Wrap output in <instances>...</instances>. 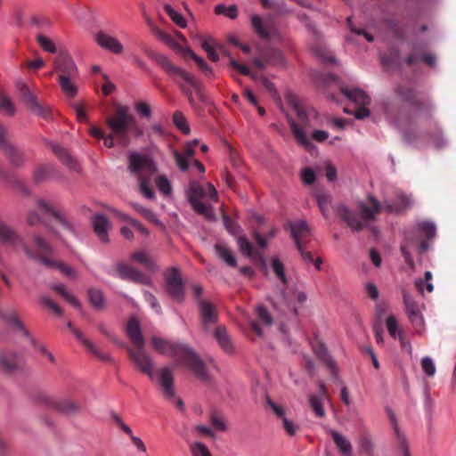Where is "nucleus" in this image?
Listing matches in <instances>:
<instances>
[{"mask_svg":"<svg viewBox=\"0 0 456 456\" xmlns=\"http://www.w3.org/2000/svg\"><path fill=\"white\" fill-rule=\"evenodd\" d=\"M309 402L315 415L319 418H323L325 416V410L322 400L315 395H311Z\"/></svg>","mask_w":456,"mask_h":456,"instance_id":"41","label":"nucleus"},{"mask_svg":"<svg viewBox=\"0 0 456 456\" xmlns=\"http://www.w3.org/2000/svg\"><path fill=\"white\" fill-rule=\"evenodd\" d=\"M45 263L47 265L55 266L56 268H58L60 270V272L62 274H64L66 276H69V277H71V278H76L77 277L76 272L72 268H70L69 266L65 265L62 263H53V262H49V261H45Z\"/></svg>","mask_w":456,"mask_h":456,"instance_id":"50","label":"nucleus"},{"mask_svg":"<svg viewBox=\"0 0 456 456\" xmlns=\"http://www.w3.org/2000/svg\"><path fill=\"white\" fill-rule=\"evenodd\" d=\"M183 351L179 360L183 361L187 367L199 378L206 379L208 376L207 367L200 356L189 346L181 348Z\"/></svg>","mask_w":456,"mask_h":456,"instance_id":"5","label":"nucleus"},{"mask_svg":"<svg viewBox=\"0 0 456 456\" xmlns=\"http://www.w3.org/2000/svg\"><path fill=\"white\" fill-rule=\"evenodd\" d=\"M281 421L287 434L291 436H296L298 430V426L291 419H289L287 417L284 418Z\"/></svg>","mask_w":456,"mask_h":456,"instance_id":"56","label":"nucleus"},{"mask_svg":"<svg viewBox=\"0 0 456 456\" xmlns=\"http://www.w3.org/2000/svg\"><path fill=\"white\" fill-rule=\"evenodd\" d=\"M77 77H59V84L61 91L68 98H74L78 91L76 83Z\"/></svg>","mask_w":456,"mask_h":456,"instance_id":"18","label":"nucleus"},{"mask_svg":"<svg viewBox=\"0 0 456 456\" xmlns=\"http://www.w3.org/2000/svg\"><path fill=\"white\" fill-rule=\"evenodd\" d=\"M257 314L263 323H265L266 325L272 324L273 319L265 308H264L263 306H259L257 308Z\"/></svg>","mask_w":456,"mask_h":456,"instance_id":"61","label":"nucleus"},{"mask_svg":"<svg viewBox=\"0 0 456 456\" xmlns=\"http://www.w3.org/2000/svg\"><path fill=\"white\" fill-rule=\"evenodd\" d=\"M409 319L418 333L421 334L424 332L425 321L421 312L409 316Z\"/></svg>","mask_w":456,"mask_h":456,"instance_id":"42","label":"nucleus"},{"mask_svg":"<svg viewBox=\"0 0 456 456\" xmlns=\"http://www.w3.org/2000/svg\"><path fill=\"white\" fill-rule=\"evenodd\" d=\"M106 124L111 132L110 134L103 135L102 138L107 148H112L115 145V138L126 144L130 134H134L136 137L142 134V131L138 127L135 118L127 105L116 104L115 111L106 118Z\"/></svg>","mask_w":456,"mask_h":456,"instance_id":"1","label":"nucleus"},{"mask_svg":"<svg viewBox=\"0 0 456 456\" xmlns=\"http://www.w3.org/2000/svg\"><path fill=\"white\" fill-rule=\"evenodd\" d=\"M89 298L92 305L96 308H101L104 304V297L99 289H92L89 290Z\"/></svg>","mask_w":456,"mask_h":456,"instance_id":"43","label":"nucleus"},{"mask_svg":"<svg viewBox=\"0 0 456 456\" xmlns=\"http://www.w3.org/2000/svg\"><path fill=\"white\" fill-rule=\"evenodd\" d=\"M129 355L134 365L143 374H146L150 379H153V367L154 363L150 355L144 351V347L136 349L130 348L128 350Z\"/></svg>","mask_w":456,"mask_h":456,"instance_id":"6","label":"nucleus"},{"mask_svg":"<svg viewBox=\"0 0 456 456\" xmlns=\"http://www.w3.org/2000/svg\"><path fill=\"white\" fill-rule=\"evenodd\" d=\"M126 331L133 345L139 348L144 347L145 340L142 333L141 323L137 318L132 317L128 320Z\"/></svg>","mask_w":456,"mask_h":456,"instance_id":"13","label":"nucleus"},{"mask_svg":"<svg viewBox=\"0 0 456 456\" xmlns=\"http://www.w3.org/2000/svg\"><path fill=\"white\" fill-rule=\"evenodd\" d=\"M93 227L99 240L103 243L110 242L109 231L110 223L108 218L102 215H97L93 220Z\"/></svg>","mask_w":456,"mask_h":456,"instance_id":"16","label":"nucleus"},{"mask_svg":"<svg viewBox=\"0 0 456 456\" xmlns=\"http://www.w3.org/2000/svg\"><path fill=\"white\" fill-rule=\"evenodd\" d=\"M335 211L338 216L347 223L351 229L355 231L362 229L363 224L352 216L350 210L346 206L338 205L335 208Z\"/></svg>","mask_w":456,"mask_h":456,"instance_id":"19","label":"nucleus"},{"mask_svg":"<svg viewBox=\"0 0 456 456\" xmlns=\"http://www.w3.org/2000/svg\"><path fill=\"white\" fill-rule=\"evenodd\" d=\"M183 59L191 58L193 51L190 47L179 45L176 42L172 46Z\"/></svg>","mask_w":456,"mask_h":456,"instance_id":"60","label":"nucleus"},{"mask_svg":"<svg viewBox=\"0 0 456 456\" xmlns=\"http://www.w3.org/2000/svg\"><path fill=\"white\" fill-rule=\"evenodd\" d=\"M191 431L196 435L200 436H210L214 437V433L210 429L209 427L205 425H195Z\"/></svg>","mask_w":456,"mask_h":456,"instance_id":"55","label":"nucleus"},{"mask_svg":"<svg viewBox=\"0 0 456 456\" xmlns=\"http://www.w3.org/2000/svg\"><path fill=\"white\" fill-rule=\"evenodd\" d=\"M239 248L242 254L247 256L253 255V248L250 242L244 237H239L237 240Z\"/></svg>","mask_w":456,"mask_h":456,"instance_id":"51","label":"nucleus"},{"mask_svg":"<svg viewBox=\"0 0 456 456\" xmlns=\"http://www.w3.org/2000/svg\"><path fill=\"white\" fill-rule=\"evenodd\" d=\"M251 24L256 32L264 38H271L278 34L272 20H264L259 15L251 16Z\"/></svg>","mask_w":456,"mask_h":456,"instance_id":"12","label":"nucleus"},{"mask_svg":"<svg viewBox=\"0 0 456 456\" xmlns=\"http://www.w3.org/2000/svg\"><path fill=\"white\" fill-rule=\"evenodd\" d=\"M8 325L14 330L20 332L25 338L28 340H32L26 329L23 327L22 323L20 322L16 315H11L7 320Z\"/></svg>","mask_w":456,"mask_h":456,"instance_id":"37","label":"nucleus"},{"mask_svg":"<svg viewBox=\"0 0 456 456\" xmlns=\"http://www.w3.org/2000/svg\"><path fill=\"white\" fill-rule=\"evenodd\" d=\"M16 87L20 94L21 101L34 114L42 116L44 118L49 117L50 111L48 107L42 104L37 100L36 95L29 90V88L23 81L18 80L16 82Z\"/></svg>","mask_w":456,"mask_h":456,"instance_id":"3","label":"nucleus"},{"mask_svg":"<svg viewBox=\"0 0 456 456\" xmlns=\"http://www.w3.org/2000/svg\"><path fill=\"white\" fill-rule=\"evenodd\" d=\"M151 344L155 351L162 354L175 356L177 359H180V356L182 355L183 351L181 348L185 347L184 345L173 344L165 338L156 336L152 337Z\"/></svg>","mask_w":456,"mask_h":456,"instance_id":"10","label":"nucleus"},{"mask_svg":"<svg viewBox=\"0 0 456 456\" xmlns=\"http://www.w3.org/2000/svg\"><path fill=\"white\" fill-rule=\"evenodd\" d=\"M341 91L350 102L356 105L366 106L370 102V97L364 91L359 88L343 87L341 88Z\"/></svg>","mask_w":456,"mask_h":456,"instance_id":"17","label":"nucleus"},{"mask_svg":"<svg viewBox=\"0 0 456 456\" xmlns=\"http://www.w3.org/2000/svg\"><path fill=\"white\" fill-rule=\"evenodd\" d=\"M331 434H332V437L334 439L336 445L341 451V452L346 455H350V453H351L350 442L346 437L339 435L336 431H331Z\"/></svg>","mask_w":456,"mask_h":456,"instance_id":"29","label":"nucleus"},{"mask_svg":"<svg viewBox=\"0 0 456 456\" xmlns=\"http://www.w3.org/2000/svg\"><path fill=\"white\" fill-rule=\"evenodd\" d=\"M403 297L408 316L418 314L420 312L413 297L406 290H403Z\"/></svg>","mask_w":456,"mask_h":456,"instance_id":"31","label":"nucleus"},{"mask_svg":"<svg viewBox=\"0 0 456 456\" xmlns=\"http://www.w3.org/2000/svg\"><path fill=\"white\" fill-rule=\"evenodd\" d=\"M386 323H387V330L393 338H401L402 330H401V328L398 324V322L395 316H393V315L388 316Z\"/></svg>","mask_w":456,"mask_h":456,"instance_id":"36","label":"nucleus"},{"mask_svg":"<svg viewBox=\"0 0 456 456\" xmlns=\"http://www.w3.org/2000/svg\"><path fill=\"white\" fill-rule=\"evenodd\" d=\"M206 197L211 201H217L218 200V194L216 190V188L213 186L212 183H207V190L205 191Z\"/></svg>","mask_w":456,"mask_h":456,"instance_id":"64","label":"nucleus"},{"mask_svg":"<svg viewBox=\"0 0 456 456\" xmlns=\"http://www.w3.org/2000/svg\"><path fill=\"white\" fill-rule=\"evenodd\" d=\"M53 289L58 291L72 306L77 309L80 308L79 301L66 289L63 284L54 285Z\"/></svg>","mask_w":456,"mask_h":456,"instance_id":"34","label":"nucleus"},{"mask_svg":"<svg viewBox=\"0 0 456 456\" xmlns=\"http://www.w3.org/2000/svg\"><path fill=\"white\" fill-rule=\"evenodd\" d=\"M0 110L9 116H12L15 113V107L13 103L5 95L0 96Z\"/></svg>","mask_w":456,"mask_h":456,"instance_id":"40","label":"nucleus"},{"mask_svg":"<svg viewBox=\"0 0 456 456\" xmlns=\"http://www.w3.org/2000/svg\"><path fill=\"white\" fill-rule=\"evenodd\" d=\"M132 259L142 264L148 269H153L154 268V262L151 259L150 254L146 251L141 250L134 253L132 255Z\"/></svg>","mask_w":456,"mask_h":456,"instance_id":"33","label":"nucleus"},{"mask_svg":"<svg viewBox=\"0 0 456 456\" xmlns=\"http://www.w3.org/2000/svg\"><path fill=\"white\" fill-rule=\"evenodd\" d=\"M215 248L218 256L222 258L227 265L231 266L236 265V258L229 248L223 245H216Z\"/></svg>","mask_w":456,"mask_h":456,"instance_id":"28","label":"nucleus"},{"mask_svg":"<svg viewBox=\"0 0 456 456\" xmlns=\"http://www.w3.org/2000/svg\"><path fill=\"white\" fill-rule=\"evenodd\" d=\"M156 184L159 191L165 195H170L172 193V185L170 181L165 175H159L156 179Z\"/></svg>","mask_w":456,"mask_h":456,"instance_id":"38","label":"nucleus"},{"mask_svg":"<svg viewBox=\"0 0 456 456\" xmlns=\"http://www.w3.org/2000/svg\"><path fill=\"white\" fill-rule=\"evenodd\" d=\"M173 380L172 370L168 368L163 369L160 373L159 382L163 388L164 395L167 397L174 396Z\"/></svg>","mask_w":456,"mask_h":456,"instance_id":"20","label":"nucleus"},{"mask_svg":"<svg viewBox=\"0 0 456 456\" xmlns=\"http://www.w3.org/2000/svg\"><path fill=\"white\" fill-rule=\"evenodd\" d=\"M0 149L4 151L5 156L11 160V162L16 166L20 165L23 162L22 155L15 149L5 138V129L3 125L0 124Z\"/></svg>","mask_w":456,"mask_h":456,"instance_id":"14","label":"nucleus"},{"mask_svg":"<svg viewBox=\"0 0 456 456\" xmlns=\"http://www.w3.org/2000/svg\"><path fill=\"white\" fill-rule=\"evenodd\" d=\"M76 116L80 122H84L87 119L85 107L82 103H76L73 106Z\"/></svg>","mask_w":456,"mask_h":456,"instance_id":"62","label":"nucleus"},{"mask_svg":"<svg viewBox=\"0 0 456 456\" xmlns=\"http://www.w3.org/2000/svg\"><path fill=\"white\" fill-rule=\"evenodd\" d=\"M189 449L192 456H212L208 448L200 442L190 444Z\"/></svg>","mask_w":456,"mask_h":456,"instance_id":"35","label":"nucleus"},{"mask_svg":"<svg viewBox=\"0 0 456 456\" xmlns=\"http://www.w3.org/2000/svg\"><path fill=\"white\" fill-rule=\"evenodd\" d=\"M215 337L225 351L229 353L232 352V346L224 328L218 327L215 331Z\"/></svg>","mask_w":456,"mask_h":456,"instance_id":"32","label":"nucleus"},{"mask_svg":"<svg viewBox=\"0 0 456 456\" xmlns=\"http://www.w3.org/2000/svg\"><path fill=\"white\" fill-rule=\"evenodd\" d=\"M164 10L168 14L170 19L180 28H185L187 26V22L185 18L182 13L175 11L170 4H164Z\"/></svg>","mask_w":456,"mask_h":456,"instance_id":"30","label":"nucleus"},{"mask_svg":"<svg viewBox=\"0 0 456 456\" xmlns=\"http://www.w3.org/2000/svg\"><path fill=\"white\" fill-rule=\"evenodd\" d=\"M37 41L44 51L52 53L56 52L55 45L49 37L44 35H38Z\"/></svg>","mask_w":456,"mask_h":456,"instance_id":"46","label":"nucleus"},{"mask_svg":"<svg viewBox=\"0 0 456 456\" xmlns=\"http://www.w3.org/2000/svg\"><path fill=\"white\" fill-rule=\"evenodd\" d=\"M188 198L192 208L200 214L205 216L209 220L215 219V213L210 206L202 203L201 199L206 197L205 190L196 182L190 184L188 189Z\"/></svg>","mask_w":456,"mask_h":456,"instance_id":"4","label":"nucleus"},{"mask_svg":"<svg viewBox=\"0 0 456 456\" xmlns=\"http://www.w3.org/2000/svg\"><path fill=\"white\" fill-rule=\"evenodd\" d=\"M272 267L275 273V275L283 282L286 283V275H285V270L284 265L282 263L277 259L274 258L272 261Z\"/></svg>","mask_w":456,"mask_h":456,"instance_id":"48","label":"nucleus"},{"mask_svg":"<svg viewBox=\"0 0 456 456\" xmlns=\"http://www.w3.org/2000/svg\"><path fill=\"white\" fill-rule=\"evenodd\" d=\"M211 423L213 428L216 430L225 431L227 429L225 420L216 414L211 416Z\"/></svg>","mask_w":456,"mask_h":456,"instance_id":"58","label":"nucleus"},{"mask_svg":"<svg viewBox=\"0 0 456 456\" xmlns=\"http://www.w3.org/2000/svg\"><path fill=\"white\" fill-rule=\"evenodd\" d=\"M21 360L14 356H3L0 358V367L4 371H12L21 366Z\"/></svg>","mask_w":456,"mask_h":456,"instance_id":"27","label":"nucleus"},{"mask_svg":"<svg viewBox=\"0 0 456 456\" xmlns=\"http://www.w3.org/2000/svg\"><path fill=\"white\" fill-rule=\"evenodd\" d=\"M52 171L53 168L50 166L40 167L36 170L34 174L35 179L37 181L44 180L50 175Z\"/></svg>","mask_w":456,"mask_h":456,"instance_id":"59","label":"nucleus"},{"mask_svg":"<svg viewBox=\"0 0 456 456\" xmlns=\"http://www.w3.org/2000/svg\"><path fill=\"white\" fill-rule=\"evenodd\" d=\"M174 122L184 134H187L190 133V127L182 113L177 112L174 115Z\"/></svg>","mask_w":456,"mask_h":456,"instance_id":"52","label":"nucleus"},{"mask_svg":"<svg viewBox=\"0 0 456 456\" xmlns=\"http://www.w3.org/2000/svg\"><path fill=\"white\" fill-rule=\"evenodd\" d=\"M159 62L169 75L181 78L183 81L188 85H191V86L198 87V83L193 75L174 65L167 56H160L159 58Z\"/></svg>","mask_w":456,"mask_h":456,"instance_id":"9","label":"nucleus"},{"mask_svg":"<svg viewBox=\"0 0 456 456\" xmlns=\"http://www.w3.org/2000/svg\"><path fill=\"white\" fill-rule=\"evenodd\" d=\"M135 111L142 117L150 118L151 117V108L145 102H137L134 104Z\"/></svg>","mask_w":456,"mask_h":456,"instance_id":"49","label":"nucleus"},{"mask_svg":"<svg viewBox=\"0 0 456 456\" xmlns=\"http://www.w3.org/2000/svg\"><path fill=\"white\" fill-rule=\"evenodd\" d=\"M15 239V233L10 226L0 224V240L4 242H12Z\"/></svg>","mask_w":456,"mask_h":456,"instance_id":"45","label":"nucleus"},{"mask_svg":"<svg viewBox=\"0 0 456 456\" xmlns=\"http://www.w3.org/2000/svg\"><path fill=\"white\" fill-rule=\"evenodd\" d=\"M291 234L298 250H302V245L311 235V231L305 221H298L290 225Z\"/></svg>","mask_w":456,"mask_h":456,"instance_id":"15","label":"nucleus"},{"mask_svg":"<svg viewBox=\"0 0 456 456\" xmlns=\"http://www.w3.org/2000/svg\"><path fill=\"white\" fill-rule=\"evenodd\" d=\"M216 12L217 14H224L231 19H235L238 15V10L235 5L225 6L219 4L216 7Z\"/></svg>","mask_w":456,"mask_h":456,"instance_id":"44","label":"nucleus"},{"mask_svg":"<svg viewBox=\"0 0 456 456\" xmlns=\"http://www.w3.org/2000/svg\"><path fill=\"white\" fill-rule=\"evenodd\" d=\"M134 208L143 216H145L147 219H149L151 222L158 224V225H160L161 227H163V224L157 218L156 215L151 211L150 209H147V208H144L142 207H139V206H135L134 205Z\"/></svg>","mask_w":456,"mask_h":456,"instance_id":"54","label":"nucleus"},{"mask_svg":"<svg viewBox=\"0 0 456 456\" xmlns=\"http://www.w3.org/2000/svg\"><path fill=\"white\" fill-rule=\"evenodd\" d=\"M198 37L200 40L201 47L206 51L208 58L213 61H217L219 57L216 51V41L209 36H201Z\"/></svg>","mask_w":456,"mask_h":456,"instance_id":"24","label":"nucleus"},{"mask_svg":"<svg viewBox=\"0 0 456 456\" xmlns=\"http://www.w3.org/2000/svg\"><path fill=\"white\" fill-rule=\"evenodd\" d=\"M153 32L157 36L159 39H160L162 42H164L167 45H169L170 46H173L175 45V40L172 38V37L161 29L158 28H153Z\"/></svg>","mask_w":456,"mask_h":456,"instance_id":"57","label":"nucleus"},{"mask_svg":"<svg viewBox=\"0 0 456 456\" xmlns=\"http://www.w3.org/2000/svg\"><path fill=\"white\" fill-rule=\"evenodd\" d=\"M120 273L124 277H127L140 282L146 283L148 281V279L146 277L141 275L138 272H136L135 270L129 266H125L122 269H120Z\"/></svg>","mask_w":456,"mask_h":456,"instance_id":"39","label":"nucleus"},{"mask_svg":"<svg viewBox=\"0 0 456 456\" xmlns=\"http://www.w3.org/2000/svg\"><path fill=\"white\" fill-rule=\"evenodd\" d=\"M199 305L203 325L208 326L214 323L217 318L214 306L206 301H200Z\"/></svg>","mask_w":456,"mask_h":456,"instance_id":"21","label":"nucleus"},{"mask_svg":"<svg viewBox=\"0 0 456 456\" xmlns=\"http://www.w3.org/2000/svg\"><path fill=\"white\" fill-rule=\"evenodd\" d=\"M95 42L102 49L115 54H121L124 52V45L115 37L103 32H98L94 37Z\"/></svg>","mask_w":456,"mask_h":456,"instance_id":"11","label":"nucleus"},{"mask_svg":"<svg viewBox=\"0 0 456 456\" xmlns=\"http://www.w3.org/2000/svg\"><path fill=\"white\" fill-rule=\"evenodd\" d=\"M174 156L175 162L182 171H187L189 169V160L190 158L184 156L182 153H179L178 151H174Z\"/></svg>","mask_w":456,"mask_h":456,"instance_id":"53","label":"nucleus"},{"mask_svg":"<svg viewBox=\"0 0 456 456\" xmlns=\"http://www.w3.org/2000/svg\"><path fill=\"white\" fill-rule=\"evenodd\" d=\"M411 204V200L408 196L400 194L395 202L392 204H387L385 208L387 211L400 213L407 209Z\"/></svg>","mask_w":456,"mask_h":456,"instance_id":"25","label":"nucleus"},{"mask_svg":"<svg viewBox=\"0 0 456 456\" xmlns=\"http://www.w3.org/2000/svg\"><path fill=\"white\" fill-rule=\"evenodd\" d=\"M302 180L306 184H311L315 181V174L310 168H305L302 171Z\"/></svg>","mask_w":456,"mask_h":456,"instance_id":"63","label":"nucleus"},{"mask_svg":"<svg viewBox=\"0 0 456 456\" xmlns=\"http://www.w3.org/2000/svg\"><path fill=\"white\" fill-rule=\"evenodd\" d=\"M432 281V273L430 271H426L424 273V281L421 279H418L415 281V285L418 290L423 294L425 291L431 293L434 290Z\"/></svg>","mask_w":456,"mask_h":456,"instance_id":"26","label":"nucleus"},{"mask_svg":"<svg viewBox=\"0 0 456 456\" xmlns=\"http://www.w3.org/2000/svg\"><path fill=\"white\" fill-rule=\"evenodd\" d=\"M54 71L61 77H78L75 61L66 53H60L53 61Z\"/></svg>","mask_w":456,"mask_h":456,"instance_id":"8","label":"nucleus"},{"mask_svg":"<svg viewBox=\"0 0 456 456\" xmlns=\"http://www.w3.org/2000/svg\"><path fill=\"white\" fill-rule=\"evenodd\" d=\"M290 126L294 135L296 136L298 143L304 146L306 150L312 151L315 150V146L311 142V141L305 135L302 127H300L294 121H289Z\"/></svg>","mask_w":456,"mask_h":456,"instance_id":"23","label":"nucleus"},{"mask_svg":"<svg viewBox=\"0 0 456 456\" xmlns=\"http://www.w3.org/2000/svg\"><path fill=\"white\" fill-rule=\"evenodd\" d=\"M128 169L139 177L141 192L148 199L154 198V192L150 186L148 176L154 175L158 168L151 158L138 152H130L128 155Z\"/></svg>","mask_w":456,"mask_h":456,"instance_id":"2","label":"nucleus"},{"mask_svg":"<svg viewBox=\"0 0 456 456\" xmlns=\"http://www.w3.org/2000/svg\"><path fill=\"white\" fill-rule=\"evenodd\" d=\"M166 289L170 296L181 300L183 297V283L181 273L175 268L170 269L166 273Z\"/></svg>","mask_w":456,"mask_h":456,"instance_id":"7","label":"nucleus"},{"mask_svg":"<svg viewBox=\"0 0 456 456\" xmlns=\"http://www.w3.org/2000/svg\"><path fill=\"white\" fill-rule=\"evenodd\" d=\"M360 208L362 210V214L364 219L372 220L376 217V216L379 213H380L382 207L380 206L377 200L370 198L369 200V206L362 202L360 204Z\"/></svg>","mask_w":456,"mask_h":456,"instance_id":"22","label":"nucleus"},{"mask_svg":"<svg viewBox=\"0 0 456 456\" xmlns=\"http://www.w3.org/2000/svg\"><path fill=\"white\" fill-rule=\"evenodd\" d=\"M421 367L428 376L433 377L436 374V365L434 361L430 357L425 356L422 358Z\"/></svg>","mask_w":456,"mask_h":456,"instance_id":"47","label":"nucleus"}]
</instances>
